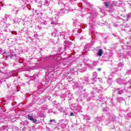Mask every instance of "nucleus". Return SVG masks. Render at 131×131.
Listing matches in <instances>:
<instances>
[{
    "mask_svg": "<svg viewBox=\"0 0 131 131\" xmlns=\"http://www.w3.org/2000/svg\"><path fill=\"white\" fill-rule=\"evenodd\" d=\"M32 121H33V123H36V122H37V120L33 119Z\"/></svg>",
    "mask_w": 131,
    "mask_h": 131,
    "instance_id": "9d476101",
    "label": "nucleus"
},
{
    "mask_svg": "<svg viewBox=\"0 0 131 131\" xmlns=\"http://www.w3.org/2000/svg\"><path fill=\"white\" fill-rule=\"evenodd\" d=\"M97 75H98V74H97V73H96V72L93 73V77L94 78H97Z\"/></svg>",
    "mask_w": 131,
    "mask_h": 131,
    "instance_id": "0eeeda50",
    "label": "nucleus"
},
{
    "mask_svg": "<svg viewBox=\"0 0 131 131\" xmlns=\"http://www.w3.org/2000/svg\"><path fill=\"white\" fill-rule=\"evenodd\" d=\"M102 54H103V50H102L101 49H100L99 52L97 53L98 56H99L100 57H101Z\"/></svg>",
    "mask_w": 131,
    "mask_h": 131,
    "instance_id": "f03ea898",
    "label": "nucleus"
},
{
    "mask_svg": "<svg viewBox=\"0 0 131 131\" xmlns=\"http://www.w3.org/2000/svg\"><path fill=\"white\" fill-rule=\"evenodd\" d=\"M113 5H115L116 6H117V2L115 1L113 2Z\"/></svg>",
    "mask_w": 131,
    "mask_h": 131,
    "instance_id": "ddd939ff",
    "label": "nucleus"
},
{
    "mask_svg": "<svg viewBox=\"0 0 131 131\" xmlns=\"http://www.w3.org/2000/svg\"><path fill=\"white\" fill-rule=\"evenodd\" d=\"M80 108H81V106H80V107H78L79 109Z\"/></svg>",
    "mask_w": 131,
    "mask_h": 131,
    "instance_id": "4be33fe9",
    "label": "nucleus"
},
{
    "mask_svg": "<svg viewBox=\"0 0 131 131\" xmlns=\"http://www.w3.org/2000/svg\"><path fill=\"white\" fill-rule=\"evenodd\" d=\"M48 5H49V3H45V6H48Z\"/></svg>",
    "mask_w": 131,
    "mask_h": 131,
    "instance_id": "dca6fc26",
    "label": "nucleus"
},
{
    "mask_svg": "<svg viewBox=\"0 0 131 131\" xmlns=\"http://www.w3.org/2000/svg\"><path fill=\"white\" fill-rule=\"evenodd\" d=\"M20 124H22V122H20Z\"/></svg>",
    "mask_w": 131,
    "mask_h": 131,
    "instance_id": "b1692460",
    "label": "nucleus"
},
{
    "mask_svg": "<svg viewBox=\"0 0 131 131\" xmlns=\"http://www.w3.org/2000/svg\"><path fill=\"white\" fill-rule=\"evenodd\" d=\"M64 120H61L60 121H63Z\"/></svg>",
    "mask_w": 131,
    "mask_h": 131,
    "instance_id": "5701e85b",
    "label": "nucleus"
},
{
    "mask_svg": "<svg viewBox=\"0 0 131 131\" xmlns=\"http://www.w3.org/2000/svg\"><path fill=\"white\" fill-rule=\"evenodd\" d=\"M2 21V22H3V23H5V22H6L7 21V18L6 17H5L3 19V20Z\"/></svg>",
    "mask_w": 131,
    "mask_h": 131,
    "instance_id": "1a4fd4ad",
    "label": "nucleus"
},
{
    "mask_svg": "<svg viewBox=\"0 0 131 131\" xmlns=\"http://www.w3.org/2000/svg\"><path fill=\"white\" fill-rule=\"evenodd\" d=\"M12 76H14L13 75H11Z\"/></svg>",
    "mask_w": 131,
    "mask_h": 131,
    "instance_id": "a878e982",
    "label": "nucleus"
},
{
    "mask_svg": "<svg viewBox=\"0 0 131 131\" xmlns=\"http://www.w3.org/2000/svg\"><path fill=\"white\" fill-rule=\"evenodd\" d=\"M78 86H79L78 83H75L73 85V89H76V88H78Z\"/></svg>",
    "mask_w": 131,
    "mask_h": 131,
    "instance_id": "423d86ee",
    "label": "nucleus"
},
{
    "mask_svg": "<svg viewBox=\"0 0 131 131\" xmlns=\"http://www.w3.org/2000/svg\"><path fill=\"white\" fill-rule=\"evenodd\" d=\"M105 5L107 8H111V7H112V5H111L109 3L106 2L105 3Z\"/></svg>",
    "mask_w": 131,
    "mask_h": 131,
    "instance_id": "7ed1b4c3",
    "label": "nucleus"
},
{
    "mask_svg": "<svg viewBox=\"0 0 131 131\" xmlns=\"http://www.w3.org/2000/svg\"><path fill=\"white\" fill-rule=\"evenodd\" d=\"M98 71H101V69H100V68H98Z\"/></svg>",
    "mask_w": 131,
    "mask_h": 131,
    "instance_id": "a211bd4d",
    "label": "nucleus"
},
{
    "mask_svg": "<svg viewBox=\"0 0 131 131\" xmlns=\"http://www.w3.org/2000/svg\"><path fill=\"white\" fill-rule=\"evenodd\" d=\"M79 111H80V112H82V111H81V109L79 110Z\"/></svg>",
    "mask_w": 131,
    "mask_h": 131,
    "instance_id": "aec40b11",
    "label": "nucleus"
},
{
    "mask_svg": "<svg viewBox=\"0 0 131 131\" xmlns=\"http://www.w3.org/2000/svg\"><path fill=\"white\" fill-rule=\"evenodd\" d=\"M70 116H74V113H71L70 114Z\"/></svg>",
    "mask_w": 131,
    "mask_h": 131,
    "instance_id": "4468645a",
    "label": "nucleus"
},
{
    "mask_svg": "<svg viewBox=\"0 0 131 131\" xmlns=\"http://www.w3.org/2000/svg\"><path fill=\"white\" fill-rule=\"evenodd\" d=\"M64 38L65 39V36H64Z\"/></svg>",
    "mask_w": 131,
    "mask_h": 131,
    "instance_id": "bb28decb",
    "label": "nucleus"
},
{
    "mask_svg": "<svg viewBox=\"0 0 131 131\" xmlns=\"http://www.w3.org/2000/svg\"><path fill=\"white\" fill-rule=\"evenodd\" d=\"M9 56H10V58H11V59H16V57H17L16 56V53H15V52H12V51H11Z\"/></svg>",
    "mask_w": 131,
    "mask_h": 131,
    "instance_id": "f257e3e1",
    "label": "nucleus"
},
{
    "mask_svg": "<svg viewBox=\"0 0 131 131\" xmlns=\"http://www.w3.org/2000/svg\"><path fill=\"white\" fill-rule=\"evenodd\" d=\"M34 37L35 38H37V37H38V35H37V34H34Z\"/></svg>",
    "mask_w": 131,
    "mask_h": 131,
    "instance_id": "f8f14e48",
    "label": "nucleus"
},
{
    "mask_svg": "<svg viewBox=\"0 0 131 131\" xmlns=\"http://www.w3.org/2000/svg\"><path fill=\"white\" fill-rule=\"evenodd\" d=\"M51 24H56V23H55L54 21H52V22L51 23Z\"/></svg>",
    "mask_w": 131,
    "mask_h": 131,
    "instance_id": "f3484780",
    "label": "nucleus"
},
{
    "mask_svg": "<svg viewBox=\"0 0 131 131\" xmlns=\"http://www.w3.org/2000/svg\"><path fill=\"white\" fill-rule=\"evenodd\" d=\"M4 129H6V126H4L2 128V130H4Z\"/></svg>",
    "mask_w": 131,
    "mask_h": 131,
    "instance_id": "2eb2a0df",
    "label": "nucleus"
},
{
    "mask_svg": "<svg viewBox=\"0 0 131 131\" xmlns=\"http://www.w3.org/2000/svg\"><path fill=\"white\" fill-rule=\"evenodd\" d=\"M83 80H84L85 82H88V81L89 80L88 78L86 77H84Z\"/></svg>",
    "mask_w": 131,
    "mask_h": 131,
    "instance_id": "6e6552de",
    "label": "nucleus"
},
{
    "mask_svg": "<svg viewBox=\"0 0 131 131\" xmlns=\"http://www.w3.org/2000/svg\"><path fill=\"white\" fill-rule=\"evenodd\" d=\"M28 119H29V120L32 121V120H33V117H32V116H30L29 115H28Z\"/></svg>",
    "mask_w": 131,
    "mask_h": 131,
    "instance_id": "20e7f679",
    "label": "nucleus"
},
{
    "mask_svg": "<svg viewBox=\"0 0 131 131\" xmlns=\"http://www.w3.org/2000/svg\"><path fill=\"white\" fill-rule=\"evenodd\" d=\"M57 18H59V16H57Z\"/></svg>",
    "mask_w": 131,
    "mask_h": 131,
    "instance_id": "393cba45",
    "label": "nucleus"
},
{
    "mask_svg": "<svg viewBox=\"0 0 131 131\" xmlns=\"http://www.w3.org/2000/svg\"><path fill=\"white\" fill-rule=\"evenodd\" d=\"M15 23H16V22H15V21H14V23H13V24H15Z\"/></svg>",
    "mask_w": 131,
    "mask_h": 131,
    "instance_id": "412c9836",
    "label": "nucleus"
},
{
    "mask_svg": "<svg viewBox=\"0 0 131 131\" xmlns=\"http://www.w3.org/2000/svg\"><path fill=\"white\" fill-rule=\"evenodd\" d=\"M10 24H7V26H10Z\"/></svg>",
    "mask_w": 131,
    "mask_h": 131,
    "instance_id": "6ab92c4d",
    "label": "nucleus"
},
{
    "mask_svg": "<svg viewBox=\"0 0 131 131\" xmlns=\"http://www.w3.org/2000/svg\"><path fill=\"white\" fill-rule=\"evenodd\" d=\"M59 111H60V112H65V110L64 109V107H60L59 109H58Z\"/></svg>",
    "mask_w": 131,
    "mask_h": 131,
    "instance_id": "39448f33",
    "label": "nucleus"
},
{
    "mask_svg": "<svg viewBox=\"0 0 131 131\" xmlns=\"http://www.w3.org/2000/svg\"><path fill=\"white\" fill-rule=\"evenodd\" d=\"M55 122L56 123V120L55 119L50 120V122Z\"/></svg>",
    "mask_w": 131,
    "mask_h": 131,
    "instance_id": "9b49d317",
    "label": "nucleus"
}]
</instances>
